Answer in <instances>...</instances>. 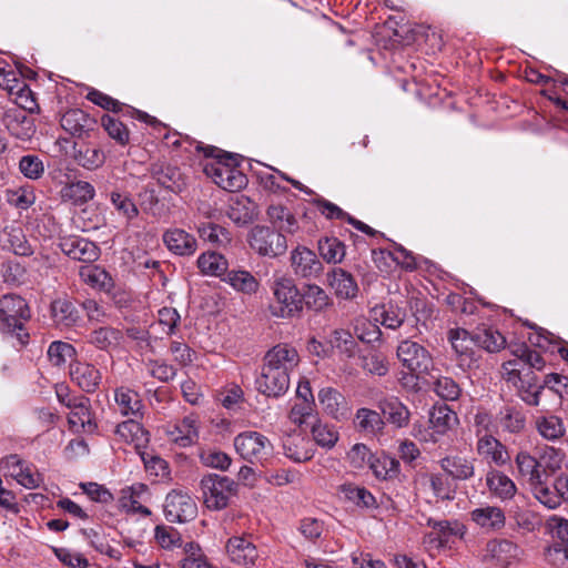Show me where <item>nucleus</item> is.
<instances>
[{
    "instance_id": "4d7b16f0",
    "label": "nucleus",
    "mask_w": 568,
    "mask_h": 568,
    "mask_svg": "<svg viewBox=\"0 0 568 568\" xmlns=\"http://www.w3.org/2000/svg\"><path fill=\"white\" fill-rule=\"evenodd\" d=\"M548 479L549 478L539 479L536 483L531 484L529 487L539 503H541L549 509H555L561 504V500L555 486H549Z\"/></svg>"
},
{
    "instance_id": "79ce46f5",
    "label": "nucleus",
    "mask_w": 568,
    "mask_h": 568,
    "mask_svg": "<svg viewBox=\"0 0 568 568\" xmlns=\"http://www.w3.org/2000/svg\"><path fill=\"white\" fill-rule=\"evenodd\" d=\"M114 400L118 410L123 416H136L142 409L140 395L128 387H119L114 390Z\"/></svg>"
},
{
    "instance_id": "e433bc0d",
    "label": "nucleus",
    "mask_w": 568,
    "mask_h": 568,
    "mask_svg": "<svg viewBox=\"0 0 568 568\" xmlns=\"http://www.w3.org/2000/svg\"><path fill=\"white\" fill-rule=\"evenodd\" d=\"M51 316L59 327H73L81 317L72 302L65 298H58L51 304Z\"/></svg>"
},
{
    "instance_id": "f704fd0d",
    "label": "nucleus",
    "mask_w": 568,
    "mask_h": 568,
    "mask_svg": "<svg viewBox=\"0 0 568 568\" xmlns=\"http://www.w3.org/2000/svg\"><path fill=\"white\" fill-rule=\"evenodd\" d=\"M407 312L393 303L377 305L372 310V318L389 329L400 327L406 321Z\"/></svg>"
},
{
    "instance_id": "de8ad7c7",
    "label": "nucleus",
    "mask_w": 568,
    "mask_h": 568,
    "mask_svg": "<svg viewBox=\"0 0 568 568\" xmlns=\"http://www.w3.org/2000/svg\"><path fill=\"white\" fill-rule=\"evenodd\" d=\"M91 123L90 116L80 109L69 110L61 118L62 129L77 136H81L90 128Z\"/></svg>"
},
{
    "instance_id": "680f3d73",
    "label": "nucleus",
    "mask_w": 568,
    "mask_h": 568,
    "mask_svg": "<svg viewBox=\"0 0 568 568\" xmlns=\"http://www.w3.org/2000/svg\"><path fill=\"white\" fill-rule=\"evenodd\" d=\"M101 125L106 131L108 135L120 145L129 143L130 132L120 120L105 114L101 118Z\"/></svg>"
},
{
    "instance_id": "6e6d98bb",
    "label": "nucleus",
    "mask_w": 568,
    "mask_h": 568,
    "mask_svg": "<svg viewBox=\"0 0 568 568\" xmlns=\"http://www.w3.org/2000/svg\"><path fill=\"white\" fill-rule=\"evenodd\" d=\"M311 433L314 442L326 449L333 448L339 438V434L335 426L320 419L313 424Z\"/></svg>"
},
{
    "instance_id": "4468645a",
    "label": "nucleus",
    "mask_w": 568,
    "mask_h": 568,
    "mask_svg": "<svg viewBox=\"0 0 568 568\" xmlns=\"http://www.w3.org/2000/svg\"><path fill=\"white\" fill-rule=\"evenodd\" d=\"M255 387L258 393L267 397H280L290 387V376L283 371H275L266 365L262 366L260 376L255 379Z\"/></svg>"
},
{
    "instance_id": "f3484780",
    "label": "nucleus",
    "mask_w": 568,
    "mask_h": 568,
    "mask_svg": "<svg viewBox=\"0 0 568 568\" xmlns=\"http://www.w3.org/2000/svg\"><path fill=\"white\" fill-rule=\"evenodd\" d=\"M1 120L8 131L20 140H29L36 132L33 119L28 116L19 106L7 108Z\"/></svg>"
},
{
    "instance_id": "774afa93",
    "label": "nucleus",
    "mask_w": 568,
    "mask_h": 568,
    "mask_svg": "<svg viewBox=\"0 0 568 568\" xmlns=\"http://www.w3.org/2000/svg\"><path fill=\"white\" fill-rule=\"evenodd\" d=\"M154 537L163 549L172 550L184 546L180 532L170 526H156Z\"/></svg>"
},
{
    "instance_id": "6ab92c4d",
    "label": "nucleus",
    "mask_w": 568,
    "mask_h": 568,
    "mask_svg": "<svg viewBox=\"0 0 568 568\" xmlns=\"http://www.w3.org/2000/svg\"><path fill=\"white\" fill-rule=\"evenodd\" d=\"M318 403L323 412L336 420L346 419L349 407L345 396L336 388L327 386L317 393Z\"/></svg>"
},
{
    "instance_id": "052dcab7",
    "label": "nucleus",
    "mask_w": 568,
    "mask_h": 568,
    "mask_svg": "<svg viewBox=\"0 0 568 568\" xmlns=\"http://www.w3.org/2000/svg\"><path fill=\"white\" fill-rule=\"evenodd\" d=\"M318 251L327 263L337 264L345 257V245L336 237H325L318 241Z\"/></svg>"
},
{
    "instance_id": "ea45409f",
    "label": "nucleus",
    "mask_w": 568,
    "mask_h": 568,
    "mask_svg": "<svg viewBox=\"0 0 568 568\" xmlns=\"http://www.w3.org/2000/svg\"><path fill=\"white\" fill-rule=\"evenodd\" d=\"M223 281L235 291L247 295L255 294L260 287L258 281L246 270L227 271Z\"/></svg>"
},
{
    "instance_id": "393cba45",
    "label": "nucleus",
    "mask_w": 568,
    "mask_h": 568,
    "mask_svg": "<svg viewBox=\"0 0 568 568\" xmlns=\"http://www.w3.org/2000/svg\"><path fill=\"white\" fill-rule=\"evenodd\" d=\"M476 434L479 437L476 452L483 459L497 466H503L509 460L506 447L499 440L488 434L480 436V429H477Z\"/></svg>"
},
{
    "instance_id": "7ed1b4c3",
    "label": "nucleus",
    "mask_w": 568,
    "mask_h": 568,
    "mask_svg": "<svg viewBox=\"0 0 568 568\" xmlns=\"http://www.w3.org/2000/svg\"><path fill=\"white\" fill-rule=\"evenodd\" d=\"M271 291L274 304L271 312L281 318H292L302 312V296L293 278L280 275L275 276Z\"/></svg>"
},
{
    "instance_id": "0e129e2a",
    "label": "nucleus",
    "mask_w": 568,
    "mask_h": 568,
    "mask_svg": "<svg viewBox=\"0 0 568 568\" xmlns=\"http://www.w3.org/2000/svg\"><path fill=\"white\" fill-rule=\"evenodd\" d=\"M498 419L501 427L510 433H518L525 427L524 414L513 406L500 409Z\"/></svg>"
},
{
    "instance_id": "473e14b6",
    "label": "nucleus",
    "mask_w": 568,
    "mask_h": 568,
    "mask_svg": "<svg viewBox=\"0 0 568 568\" xmlns=\"http://www.w3.org/2000/svg\"><path fill=\"white\" fill-rule=\"evenodd\" d=\"M378 408L386 420L396 428H404L409 424L410 412L397 397L384 398L379 402Z\"/></svg>"
},
{
    "instance_id": "0eeeda50",
    "label": "nucleus",
    "mask_w": 568,
    "mask_h": 568,
    "mask_svg": "<svg viewBox=\"0 0 568 568\" xmlns=\"http://www.w3.org/2000/svg\"><path fill=\"white\" fill-rule=\"evenodd\" d=\"M248 244L258 255L268 257L282 255L287 248L282 233L263 225H256L250 231Z\"/></svg>"
},
{
    "instance_id": "dca6fc26",
    "label": "nucleus",
    "mask_w": 568,
    "mask_h": 568,
    "mask_svg": "<svg viewBox=\"0 0 568 568\" xmlns=\"http://www.w3.org/2000/svg\"><path fill=\"white\" fill-rule=\"evenodd\" d=\"M518 555V547L506 539L488 541L480 552V560L485 564L506 568Z\"/></svg>"
},
{
    "instance_id": "c9c22d12",
    "label": "nucleus",
    "mask_w": 568,
    "mask_h": 568,
    "mask_svg": "<svg viewBox=\"0 0 568 568\" xmlns=\"http://www.w3.org/2000/svg\"><path fill=\"white\" fill-rule=\"evenodd\" d=\"M428 424L442 439L449 430L458 424L457 414L447 405L434 406L429 412Z\"/></svg>"
},
{
    "instance_id": "13d9d810",
    "label": "nucleus",
    "mask_w": 568,
    "mask_h": 568,
    "mask_svg": "<svg viewBox=\"0 0 568 568\" xmlns=\"http://www.w3.org/2000/svg\"><path fill=\"white\" fill-rule=\"evenodd\" d=\"M154 178L163 187L179 193L184 187V180L178 168L166 165L154 171Z\"/></svg>"
},
{
    "instance_id": "f257e3e1",
    "label": "nucleus",
    "mask_w": 568,
    "mask_h": 568,
    "mask_svg": "<svg viewBox=\"0 0 568 568\" xmlns=\"http://www.w3.org/2000/svg\"><path fill=\"white\" fill-rule=\"evenodd\" d=\"M205 156H211L212 160L204 164V173L221 189L236 192L246 185L247 179L239 169V162L234 154L223 153L221 150L210 146L205 149Z\"/></svg>"
},
{
    "instance_id": "f03ea898",
    "label": "nucleus",
    "mask_w": 568,
    "mask_h": 568,
    "mask_svg": "<svg viewBox=\"0 0 568 568\" xmlns=\"http://www.w3.org/2000/svg\"><path fill=\"white\" fill-rule=\"evenodd\" d=\"M30 317V308L21 296L6 294L0 298V331L17 337L22 345L29 339V334L24 332V322Z\"/></svg>"
},
{
    "instance_id": "9b49d317",
    "label": "nucleus",
    "mask_w": 568,
    "mask_h": 568,
    "mask_svg": "<svg viewBox=\"0 0 568 568\" xmlns=\"http://www.w3.org/2000/svg\"><path fill=\"white\" fill-rule=\"evenodd\" d=\"M447 338L456 355L458 366L463 369L470 368L476 362L475 335H470L469 332L464 328H450L448 331Z\"/></svg>"
},
{
    "instance_id": "3c124183",
    "label": "nucleus",
    "mask_w": 568,
    "mask_h": 568,
    "mask_svg": "<svg viewBox=\"0 0 568 568\" xmlns=\"http://www.w3.org/2000/svg\"><path fill=\"white\" fill-rule=\"evenodd\" d=\"M338 493L345 499L358 507L373 508L376 506V499L369 490L354 484H343L338 488Z\"/></svg>"
},
{
    "instance_id": "a211bd4d",
    "label": "nucleus",
    "mask_w": 568,
    "mask_h": 568,
    "mask_svg": "<svg viewBox=\"0 0 568 568\" xmlns=\"http://www.w3.org/2000/svg\"><path fill=\"white\" fill-rule=\"evenodd\" d=\"M59 246L70 258L85 263L94 262L100 253L93 242L77 235L62 237Z\"/></svg>"
},
{
    "instance_id": "a878e982",
    "label": "nucleus",
    "mask_w": 568,
    "mask_h": 568,
    "mask_svg": "<svg viewBox=\"0 0 568 568\" xmlns=\"http://www.w3.org/2000/svg\"><path fill=\"white\" fill-rule=\"evenodd\" d=\"M471 521L484 531L490 532L501 529L506 523V516L497 506H481L469 513Z\"/></svg>"
},
{
    "instance_id": "5701e85b",
    "label": "nucleus",
    "mask_w": 568,
    "mask_h": 568,
    "mask_svg": "<svg viewBox=\"0 0 568 568\" xmlns=\"http://www.w3.org/2000/svg\"><path fill=\"white\" fill-rule=\"evenodd\" d=\"M427 526L432 531L427 534L430 542L437 541L438 545L444 546L450 542L454 538H463L466 532V527L458 520H435L429 518Z\"/></svg>"
},
{
    "instance_id": "2eb2a0df",
    "label": "nucleus",
    "mask_w": 568,
    "mask_h": 568,
    "mask_svg": "<svg viewBox=\"0 0 568 568\" xmlns=\"http://www.w3.org/2000/svg\"><path fill=\"white\" fill-rule=\"evenodd\" d=\"M58 397L61 403L70 408L68 422L71 429L74 432H91L94 428V425L92 424L89 398L79 396L65 399L60 393H58Z\"/></svg>"
},
{
    "instance_id": "338daca9",
    "label": "nucleus",
    "mask_w": 568,
    "mask_h": 568,
    "mask_svg": "<svg viewBox=\"0 0 568 568\" xmlns=\"http://www.w3.org/2000/svg\"><path fill=\"white\" fill-rule=\"evenodd\" d=\"M185 557L180 562V568H211L205 555L194 542H186L183 546Z\"/></svg>"
},
{
    "instance_id": "c85d7f7f",
    "label": "nucleus",
    "mask_w": 568,
    "mask_h": 568,
    "mask_svg": "<svg viewBox=\"0 0 568 568\" xmlns=\"http://www.w3.org/2000/svg\"><path fill=\"white\" fill-rule=\"evenodd\" d=\"M442 469L455 480H468L475 475V459L460 455L446 456L439 462Z\"/></svg>"
},
{
    "instance_id": "b1692460",
    "label": "nucleus",
    "mask_w": 568,
    "mask_h": 568,
    "mask_svg": "<svg viewBox=\"0 0 568 568\" xmlns=\"http://www.w3.org/2000/svg\"><path fill=\"white\" fill-rule=\"evenodd\" d=\"M163 242L168 250L180 256L193 255L197 248L196 239L182 229H169L163 233Z\"/></svg>"
},
{
    "instance_id": "bb28decb",
    "label": "nucleus",
    "mask_w": 568,
    "mask_h": 568,
    "mask_svg": "<svg viewBox=\"0 0 568 568\" xmlns=\"http://www.w3.org/2000/svg\"><path fill=\"white\" fill-rule=\"evenodd\" d=\"M485 481L490 495L503 501L513 499L517 493L514 480L498 469L490 468Z\"/></svg>"
},
{
    "instance_id": "aec40b11",
    "label": "nucleus",
    "mask_w": 568,
    "mask_h": 568,
    "mask_svg": "<svg viewBox=\"0 0 568 568\" xmlns=\"http://www.w3.org/2000/svg\"><path fill=\"white\" fill-rule=\"evenodd\" d=\"M298 363L300 355L297 351L288 344H277L264 356V365L275 371H283L288 376Z\"/></svg>"
},
{
    "instance_id": "e2e57ef3",
    "label": "nucleus",
    "mask_w": 568,
    "mask_h": 568,
    "mask_svg": "<svg viewBox=\"0 0 568 568\" xmlns=\"http://www.w3.org/2000/svg\"><path fill=\"white\" fill-rule=\"evenodd\" d=\"M199 458L205 467L220 470H226L232 463V459L227 454L215 448H201L199 452Z\"/></svg>"
},
{
    "instance_id": "603ef678",
    "label": "nucleus",
    "mask_w": 568,
    "mask_h": 568,
    "mask_svg": "<svg viewBox=\"0 0 568 568\" xmlns=\"http://www.w3.org/2000/svg\"><path fill=\"white\" fill-rule=\"evenodd\" d=\"M519 475L525 478L530 486L539 479H542L537 456H531L526 452H520L515 458Z\"/></svg>"
},
{
    "instance_id": "412c9836",
    "label": "nucleus",
    "mask_w": 568,
    "mask_h": 568,
    "mask_svg": "<svg viewBox=\"0 0 568 568\" xmlns=\"http://www.w3.org/2000/svg\"><path fill=\"white\" fill-rule=\"evenodd\" d=\"M71 381L83 392H95L102 381V374L98 367L87 362H73L70 364Z\"/></svg>"
},
{
    "instance_id": "a18cd8bd",
    "label": "nucleus",
    "mask_w": 568,
    "mask_h": 568,
    "mask_svg": "<svg viewBox=\"0 0 568 568\" xmlns=\"http://www.w3.org/2000/svg\"><path fill=\"white\" fill-rule=\"evenodd\" d=\"M199 236L212 245L223 247L231 243L232 235L225 227L213 222H203L196 226Z\"/></svg>"
},
{
    "instance_id": "4c0bfd02",
    "label": "nucleus",
    "mask_w": 568,
    "mask_h": 568,
    "mask_svg": "<svg viewBox=\"0 0 568 568\" xmlns=\"http://www.w3.org/2000/svg\"><path fill=\"white\" fill-rule=\"evenodd\" d=\"M95 195L94 186L87 181H72L65 183L60 190V196L64 202L83 204L91 201Z\"/></svg>"
},
{
    "instance_id": "72a5a7b5",
    "label": "nucleus",
    "mask_w": 568,
    "mask_h": 568,
    "mask_svg": "<svg viewBox=\"0 0 568 568\" xmlns=\"http://www.w3.org/2000/svg\"><path fill=\"white\" fill-rule=\"evenodd\" d=\"M0 243L3 248L12 251L17 255L28 256L32 254V247L19 225L6 226L0 233Z\"/></svg>"
},
{
    "instance_id": "c03bdc74",
    "label": "nucleus",
    "mask_w": 568,
    "mask_h": 568,
    "mask_svg": "<svg viewBox=\"0 0 568 568\" xmlns=\"http://www.w3.org/2000/svg\"><path fill=\"white\" fill-rule=\"evenodd\" d=\"M537 459L542 478H550L561 469L564 454L559 449L546 446L538 450Z\"/></svg>"
},
{
    "instance_id": "423d86ee",
    "label": "nucleus",
    "mask_w": 568,
    "mask_h": 568,
    "mask_svg": "<svg viewBox=\"0 0 568 568\" xmlns=\"http://www.w3.org/2000/svg\"><path fill=\"white\" fill-rule=\"evenodd\" d=\"M396 355L402 366L413 376L419 377L428 374L433 367L430 353L423 345L409 338L403 339L398 344Z\"/></svg>"
},
{
    "instance_id": "7c9ffc66",
    "label": "nucleus",
    "mask_w": 568,
    "mask_h": 568,
    "mask_svg": "<svg viewBox=\"0 0 568 568\" xmlns=\"http://www.w3.org/2000/svg\"><path fill=\"white\" fill-rule=\"evenodd\" d=\"M123 334L112 326H100L92 329L85 337L88 344L99 351L109 352L120 346Z\"/></svg>"
},
{
    "instance_id": "f8f14e48",
    "label": "nucleus",
    "mask_w": 568,
    "mask_h": 568,
    "mask_svg": "<svg viewBox=\"0 0 568 568\" xmlns=\"http://www.w3.org/2000/svg\"><path fill=\"white\" fill-rule=\"evenodd\" d=\"M291 267L293 273L301 278H315L322 271L323 265L315 252L306 246L298 245L291 252Z\"/></svg>"
},
{
    "instance_id": "49530a36",
    "label": "nucleus",
    "mask_w": 568,
    "mask_h": 568,
    "mask_svg": "<svg viewBox=\"0 0 568 568\" xmlns=\"http://www.w3.org/2000/svg\"><path fill=\"white\" fill-rule=\"evenodd\" d=\"M197 267L204 275L221 276L227 272V260L220 253L206 252L197 257Z\"/></svg>"
},
{
    "instance_id": "39448f33",
    "label": "nucleus",
    "mask_w": 568,
    "mask_h": 568,
    "mask_svg": "<svg viewBox=\"0 0 568 568\" xmlns=\"http://www.w3.org/2000/svg\"><path fill=\"white\" fill-rule=\"evenodd\" d=\"M204 505L211 510H221L234 494L235 483L226 476L210 474L200 483Z\"/></svg>"
},
{
    "instance_id": "20e7f679",
    "label": "nucleus",
    "mask_w": 568,
    "mask_h": 568,
    "mask_svg": "<svg viewBox=\"0 0 568 568\" xmlns=\"http://www.w3.org/2000/svg\"><path fill=\"white\" fill-rule=\"evenodd\" d=\"M236 453L246 462L264 464L274 453L271 440L260 432L246 430L234 437Z\"/></svg>"
},
{
    "instance_id": "8fccbe9b",
    "label": "nucleus",
    "mask_w": 568,
    "mask_h": 568,
    "mask_svg": "<svg viewBox=\"0 0 568 568\" xmlns=\"http://www.w3.org/2000/svg\"><path fill=\"white\" fill-rule=\"evenodd\" d=\"M428 489L437 500L452 501L456 497V488L442 474H430L425 477Z\"/></svg>"
},
{
    "instance_id": "9d476101",
    "label": "nucleus",
    "mask_w": 568,
    "mask_h": 568,
    "mask_svg": "<svg viewBox=\"0 0 568 568\" xmlns=\"http://www.w3.org/2000/svg\"><path fill=\"white\" fill-rule=\"evenodd\" d=\"M197 514V507L192 497L181 490H172L164 503L165 518L171 523H185Z\"/></svg>"
},
{
    "instance_id": "5fc2aeb1",
    "label": "nucleus",
    "mask_w": 568,
    "mask_h": 568,
    "mask_svg": "<svg viewBox=\"0 0 568 568\" xmlns=\"http://www.w3.org/2000/svg\"><path fill=\"white\" fill-rule=\"evenodd\" d=\"M536 428L539 435L547 440H557L565 435L562 419L555 415L538 417Z\"/></svg>"
},
{
    "instance_id": "cd10ccee",
    "label": "nucleus",
    "mask_w": 568,
    "mask_h": 568,
    "mask_svg": "<svg viewBox=\"0 0 568 568\" xmlns=\"http://www.w3.org/2000/svg\"><path fill=\"white\" fill-rule=\"evenodd\" d=\"M282 446L284 455L295 463L307 462L314 455L310 442L301 433H292L284 436Z\"/></svg>"
},
{
    "instance_id": "864d4df0",
    "label": "nucleus",
    "mask_w": 568,
    "mask_h": 568,
    "mask_svg": "<svg viewBox=\"0 0 568 568\" xmlns=\"http://www.w3.org/2000/svg\"><path fill=\"white\" fill-rule=\"evenodd\" d=\"M110 201L115 211L123 216L128 223L139 215V209L128 192L114 190L110 193Z\"/></svg>"
},
{
    "instance_id": "a19ab883",
    "label": "nucleus",
    "mask_w": 568,
    "mask_h": 568,
    "mask_svg": "<svg viewBox=\"0 0 568 568\" xmlns=\"http://www.w3.org/2000/svg\"><path fill=\"white\" fill-rule=\"evenodd\" d=\"M80 278L89 286L100 291H110L113 286L109 273L98 265H83L79 271Z\"/></svg>"
},
{
    "instance_id": "4be33fe9",
    "label": "nucleus",
    "mask_w": 568,
    "mask_h": 568,
    "mask_svg": "<svg viewBox=\"0 0 568 568\" xmlns=\"http://www.w3.org/2000/svg\"><path fill=\"white\" fill-rule=\"evenodd\" d=\"M547 528L559 541L549 548L548 554L561 564L568 562V519L551 516L547 520Z\"/></svg>"
},
{
    "instance_id": "37998d69",
    "label": "nucleus",
    "mask_w": 568,
    "mask_h": 568,
    "mask_svg": "<svg viewBox=\"0 0 568 568\" xmlns=\"http://www.w3.org/2000/svg\"><path fill=\"white\" fill-rule=\"evenodd\" d=\"M115 434L124 442L134 444L136 448L149 442V433L134 419H128L119 424Z\"/></svg>"
},
{
    "instance_id": "58836bf2",
    "label": "nucleus",
    "mask_w": 568,
    "mask_h": 568,
    "mask_svg": "<svg viewBox=\"0 0 568 568\" xmlns=\"http://www.w3.org/2000/svg\"><path fill=\"white\" fill-rule=\"evenodd\" d=\"M353 424L356 430L373 436L381 433L385 425L378 412L366 407L356 410Z\"/></svg>"
},
{
    "instance_id": "1a4fd4ad",
    "label": "nucleus",
    "mask_w": 568,
    "mask_h": 568,
    "mask_svg": "<svg viewBox=\"0 0 568 568\" xmlns=\"http://www.w3.org/2000/svg\"><path fill=\"white\" fill-rule=\"evenodd\" d=\"M225 551L230 561L240 567L252 568L260 560V551L250 536L229 538Z\"/></svg>"
},
{
    "instance_id": "c756f323",
    "label": "nucleus",
    "mask_w": 568,
    "mask_h": 568,
    "mask_svg": "<svg viewBox=\"0 0 568 568\" xmlns=\"http://www.w3.org/2000/svg\"><path fill=\"white\" fill-rule=\"evenodd\" d=\"M328 285L339 298L351 300L357 295L358 286L353 275L341 267L327 274Z\"/></svg>"
},
{
    "instance_id": "bf43d9fd",
    "label": "nucleus",
    "mask_w": 568,
    "mask_h": 568,
    "mask_svg": "<svg viewBox=\"0 0 568 568\" xmlns=\"http://www.w3.org/2000/svg\"><path fill=\"white\" fill-rule=\"evenodd\" d=\"M302 296V305L305 304L308 310L314 312L324 311L331 303L328 295L326 292L315 284H310L306 286Z\"/></svg>"
},
{
    "instance_id": "69168bd1",
    "label": "nucleus",
    "mask_w": 568,
    "mask_h": 568,
    "mask_svg": "<svg viewBox=\"0 0 568 568\" xmlns=\"http://www.w3.org/2000/svg\"><path fill=\"white\" fill-rule=\"evenodd\" d=\"M476 346H479L488 352H498L504 348L506 339L495 329L485 328L475 334Z\"/></svg>"
},
{
    "instance_id": "6e6552de",
    "label": "nucleus",
    "mask_w": 568,
    "mask_h": 568,
    "mask_svg": "<svg viewBox=\"0 0 568 568\" xmlns=\"http://www.w3.org/2000/svg\"><path fill=\"white\" fill-rule=\"evenodd\" d=\"M506 379L511 382L517 388L520 398L528 405H539V395L544 389V386L538 384L536 375L528 371L521 376L517 368V361H508L504 365Z\"/></svg>"
},
{
    "instance_id": "2f4dec72",
    "label": "nucleus",
    "mask_w": 568,
    "mask_h": 568,
    "mask_svg": "<svg viewBox=\"0 0 568 568\" xmlns=\"http://www.w3.org/2000/svg\"><path fill=\"white\" fill-rule=\"evenodd\" d=\"M148 495V486L141 483H135L132 486L125 487L121 490L120 506L130 513H139L143 516L151 515L149 508L142 505L144 497Z\"/></svg>"
},
{
    "instance_id": "ddd939ff",
    "label": "nucleus",
    "mask_w": 568,
    "mask_h": 568,
    "mask_svg": "<svg viewBox=\"0 0 568 568\" xmlns=\"http://www.w3.org/2000/svg\"><path fill=\"white\" fill-rule=\"evenodd\" d=\"M165 434L168 439L180 447H190L199 440L200 419L191 414L183 417L174 425L168 426Z\"/></svg>"
},
{
    "instance_id": "09e8293b",
    "label": "nucleus",
    "mask_w": 568,
    "mask_h": 568,
    "mask_svg": "<svg viewBox=\"0 0 568 568\" xmlns=\"http://www.w3.org/2000/svg\"><path fill=\"white\" fill-rule=\"evenodd\" d=\"M73 158L80 166L91 171L101 168L105 161L102 150L88 144L75 148Z\"/></svg>"
}]
</instances>
